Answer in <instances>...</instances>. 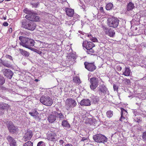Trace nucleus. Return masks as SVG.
Masks as SVG:
<instances>
[{
  "instance_id": "nucleus-1",
  "label": "nucleus",
  "mask_w": 146,
  "mask_h": 146,
  "mask_svg": "<svg viewBox=\"0 0 146 146\" xmlns=\"http://www.w3.org/2000/svg\"><path fill=\"white\" fill-rule=\"evenodd\" d=\"M19 39L21 41L19 42L21 45L30 50L33 49L31 46L34 45L35 41L34 40L23 36H20Z\"/></svg>"
},
{
  "instance_id": "nucleus-2",
  "label": "nucleus",
  "mask_w": 146,
  "mask_h": 146,
  "mask_svg": "<svg viewBox=\"0 0 146 146\" xmlns=\"http://www.w3.org/2000/svg\"><path fill=\"white\" fill-rule=\"evenodd\" d=\"M21 23L22 27L29 30H34L36 26L35 22L29 19L22 20Z\"/></svg>"
},
{
  "instance_id": "nucleus-3",
  "label": "nucleus",
  "mask_w": 146,
  "mask_h": 146,
  "mask_svg": "<svg viewBox=\"0 0 146 146\" xmlns=\"http://www.w3.org/2000/svg\"><path fill=\"white\" fill-rule=\"evenodd\" d=\"M23 11L24 12L27 14L25 16L26 19H29L30 20L34 22L35 21H40V17L37 16V14L33 11H30L27 8L24 9Z\"/></svg>"
},
{
  "instance_id": "nucleus-4",
  "label": "nucleus",
  "mask_w": 146,
  "mask_h": 146,
  "mask_svg": "<svg viewBox=\"0 0 146 146\" xmlns=\"http://www.w3.org/2000/svg\"><path fill=\"white\" fill-rule=\"evenodd\" d=\"M6 125L9 132L13 135H17L18 133L19 129L18 127L14 125L11 121H7Z\"/></svg>"
},
{
  "instance_id": "nucleus-5",
  "label": "nucleus",
  "mask_w": 146,
  "mask_h": 146,
  "mask_svg": "<svg viewBox=\"0 0 146 146\" xmlns=\"http://www.w3.org/2000/svg\"><path fill=\"white\" fill-rule=\"evenodd\" d=\"M119 21L117 18L115 17H109L107 19V24L110 27L116 28L118 25Z\"/></svg>"
},
{
  "instance_id": "nucleus-6",
  "label": "nucleus",
  "mask_w": 146,
  "mask_h": 146,
  "mask_svg": "<svg viewBox=\"0 0 146 146\" xmlns=\"http://www.w3.org/2000/svg\"><path fill=\"white\" fill-rule=\"evenodd\" d=\"M40 102L47 106H51L53 103V100L50 97L47 95L42 96L40 99Z\"/></svg>"
},
{
  "instance_id": "nucleus-7",
  "label": "nucleus",
  "mask_w": 146,
  "mask_h": 146,
  "mask_svg": "<svg viewBox=\"0 0 146 146\" xmlns=\"http://www.w3.org/2000/svg\"><path fill=\"white\" fill-rule=\"evenodd\" d=\"M93 139L95 142L98 143H104L107 142V138L104 135L98 134L93 136Z\"/></svg>"
},
{
  "instance_id": "nucleus-8",
  "label": "nucleus",
  "mask_w": 146,
  "mask_h": 146,
  "mask_svg": "<svg viewBox=\"0 0 146 146\" xmlns=\"http://www.w3.org/2000/svg\"><path fill=\"white\" fill-rule=\"evenodd\" d=\"M97 89L99 94L101 96L109 94V91L108 88L104 84L99 85Z\"/></svg>"
},
{
  "instance_id": "nucleus-9",
  "label": "nucleus",
  "mask_w": 146,
  "mask_h": 146,
  "mask_svg": "<svg viewBox=\"0 0 146 146\" xmlns=\"http://www.w3.org/2000/svg\"><path fill=\"white\" fill-rule=\"evenodd\" d=\"M76 105V101L72 98H68L66 100L65 106L67 110H69L70 108L75 107Z\"/></svg>"
},
{
  "instance_id": "nucleus-10",
  "label": "nucleus",
  "mask_w": 146,
  "mask_h": 146,
  "mask_svg": "<svg viewBox=\"0 0 146 146\" xmlns=\"http://www.w3.org/2000/svg\"><path fill=\"white\" fill-rule=\"evenodd\" d=\"M90 82L91 84L90 87L91 89L94 90L97 87L99 83V80L98 78L96 77H93L90 79Z\"/></svg>"
},
{
  "instance_id": "nucleus-11",
  "label": "nucleus",
  "mask_w": 146,
  "mask_h": 146,
  "mask_svg": "<svg viewBox=\"0 0 146 146\" xmlns=\"http://www.w3.org/2000/svg\"><path fill=\"white\" fill-rule=\"evenodd\" d=\"M102 27L106 34L111 37H113L114 36L115 33L114 30L103 25H102Z\"/></svg>"
},
{
  "instance_id": "nucleus-12",
  "label": "nucleus",
  "mask_w": 146,
  "mask_h": 146,
  "mask_svg": "<svg viewBox=\"0 0 146 146\" xmlns=\"http://www.w3.org/2000/svg\"><path fill=\"white\" fill-rule=\"evenodd\" d=\"M85 68L88 71L93 72L96 68L94 62H85L84 64Z\"/></svg>"
},
{
  "instance_id": "nucleus-13",
  "label": "nucleus",
  "mask_w": 146,
  "mask_h": 146,
  "mask_svg": "<svg viewBox=\"0 0 146 146\" xmlns=\"http://www.w3.org/2000/svg\"><path fill=\"white\" fill-rule=\"evenodd\" d=\"M82 46L86 49L92 48L95 46V44L92 42H88L87 40L84 41L82 43Z\"/></svg>"
},
{
  "instance_id": "nucleus-14",
  "label": "nucleus",
  "mask_w": 146,
  "mask_h": 146,
  "mask_svg": "<svg viewBox=\"0 0 146 146\" xmlns=\"http://www.w3.org/2000/svg\"><path fill=\"white\" fill-rule=\"evenodd\" d=\"M3 71L4 75L7 78L9 79H11L13 74V73L10 69H4Z\"/></svg>"
},
{
  "instance_id": "nucleus-15",
  "label": "nucleus",
  "mask_w": 146,
  "mask_h": 146,
  "mask_svg": "<svg viewBox=\"0 0 146 146\" xmlns=\"http://www.w3.org/2000/svg\"><path fill=\"white\" fill-rule=\"evenodd\" d=\"M33 135L32 131L31 130L28 131L23 138V140L25 141L30 140Z\"/></svg>"
},
{
  "instance_id": "nucleus-16",
  "label": "nucleus",
  "mask_w": 146,
  "mask_h": 146,
  "mask_svg": "<svg viewBox=\"0 0 146 146\" xmlns=\"http://www.w3.org/2000/svg\"><path fill=\"white\" fill-rule=\"evenodd\" d=\"M7 139L8 140L10 146H17L16 140L11 136L8 135L7 137Z\"/></svg>"
},
{
  "instance_id": "nucleus-17",
  "label": "nucleus",
  "mask_w": 146,
  "mask_h": 146,
  "mask_svg": "<svg viewBox=\"0 0 146 146\" xmlns=\"http://www.w3.org/2000/svg\"><path fill=\"white\" fill-rule=\"evenodd\" d=\"M81 106H90L91 105V101L88 99H82L80 102Z\"/></svg>"
},
{
  "instance_id": "nucleus-18",
  "label": "nucleus",
  "mask_w": 146,
  "mask_h": 146,
  "mask_svg": "<svg viewBox=\"0 0 146 146\" xmlns=\"http://www.w3.org/2000/svg\"><path fill=\"white\" fill-rule=\"evenodd\" d=\"M66 14L69 17H72L74 14V11L73 9L68 8H65L64 9Z\"/></svg>"
},
{
  "instance_id": "nucleus-19",
  "label": "nucleus",
  "mask_w": 146,
  "mask_h": 146,
  "mask_svg": "<svg viewBox=\"0 0 146 146\" xmlns=\"http://www.w3.org/2000/svg\"><path fill=\"white\" fill-rule=\"evenodd\" d=\"M121 116L120 119V120L122 121L123 119H125V116L127 114V112L124 108H121Z\"/></svg>"
},
{
  "instance_id": "nucleus-20",
  "label": "nucleus",
  "mask_w": 146,
  "mask_h": 146,
  "mask_svg": "<svg viewBox=\"0 0 146 146\" xmlns=\"http://www.w3.org/2000/svg\"><path fill=\"white\" fill-rule=\"evenodd\" d=\"M134 4L131 2H129L127 5L126 13L131 11L135 8Z\"/></svg>"
},
{
  "instance_id": "nucleus-21",
  "label": "nucleus",
  "mask_w": 146,
  "mask_h": 146,
  "mask_svg": "<svg viewBox=\"0 0 146 146\" xmlns=\"http://www.w3.org/2000/svg\"><path fill=\"white\" fill-rule=\"evenodd\" d=\"M48 139L51 141H55L57 140V135L54 133H51L49 134L48 137Z\"/></svg>"
},
{
  "instance_id": "nucleus-22",
  "label": "nucleus",
  "mask_w": 146,
  "mask_h": 146,
  "mask_svg": "<svg viewBox=\"0 0 146 146\" xmlns=\"http://www.w3.org/2000/svg\"><path fill=\"white\" fill-rule=\"evenodd\" d=\"M10 107L8 104L3 102H0V110L8 109Z\"/></svg>"
},
{
  "instance_id": "nucleus-23",
  "label": "nucleus",
  "mask_w": 146,
  "mask_h": 146,
  "mask_svg": "<svg viewBox=\"0 0 146 146\" xmlns=\"http://www.w3.org/2000/svg\"><path fill=\"white\" fill-rule=\"evenodd\" d=\"M56 115L51 114L48 118V120L50 123H53L56 119Z\"/></svg>"
},
{
  "instance_id": "nucleus-24",
  "label": "nucleus",
  "mask_w": 146,
  "mask_h": 146,
  "mask_svg": "<svg viewBox=\"0 0 146 146\" xmlns=\"http://www.w3.org/2000/svg\"><path fill=\"white\" fill-rule=\"evenodd\" d=\"M133 113L135 115L134 119V121L137 122L138 123H141L142 120V118L139 116H136V113L135 111Z\"/></svg>"
},
{
  "instance_id": "nucleus-25",
  "label": "nucleus",
  "mask_w": 146,
  "mask_h": 146,
  "mask_svg": "<svg viewBox=\"0 0 146 146\" xmlns=\"http://www.w3.org/2000/svg\"><path fill=\"white\" fill-rule=\"evenodd\" d=\"M91 98V101L94 104H96L99 101V97L97 96L92 95Z\"/></svg>"
},
{
  "instance_id": "nucleus-26",
  "label": "nucleus",
  "mask_w": 146,
  "mask_h": 146,
  "mask_svg": "<svg viewBox=\"0 0 146 146\" xmlns=\"http://www.w3.org/2000/svg\"><path fill=\"white\" fill-rule=\"evenodd\" d=\"M62 125L66 128H69L70 127V125L68 122L65 120H63L62 123Z\"/></svg>"
},
{
  "instance_id": "nucleus-27",
  "label": "nucleus",
  "mask_w": 146,
  "mask_h": 146,
  "mask_svg": "<svg viewBox=\"0 0 146 146\" xmlns=\"http://www.w3.org/2000/svg\"><path fill=\"white\" fill-rule=\"evenodd\" d=\"M31 116L33 117H37L39 114L38 112L37 111L36 109L33 110L31 112H30L29 113Z\"/></svg>"
},
{
  "instance_id": "nucleus-28",
  "label": "nucleus",
  "mask_w": 146,
  "mask_h": 146,
  "mask_svg": "<svg viewBox=\"0 0 146 146\" xmlns=\"http://www.w3.org/2000/svg\"><path fill=\"white\" fill-rule=\"evenodd\" d=\"M19 51H20L21 54L26 56H28L29 55V52L26 51L22 49L19 48Z\"/></svg>"
},
{
  "instance_id": "nucleus-29",
  "label": "nucleus",
  "mask_w": 146,
  "mask_h": 146,
  "mask_svg": "<svg viewBox=\"0 0 146 146\" xmlns=\"http://www.w3.org/2000/svg\"><path fill=\"white\" fill-rule=\"evenodd\" d=\"M56 117L58 118L60 120H63L65 118L64 115L62 114V113L60 112L59 113L57 112Z\"/></svg>"
},
{
  "instance_id": "nucleus-30",
  "label": "nucleus",
  "mask_w": 146,
  "mask_h": 146,
  "mask_svg": "<svg viewBox=\"0 0 146 146\" xmlns=\"http://www.w3.org/2000/svg\"><path fill=\"white\" fill-rule=\"evenodd\" d=\"M2 64L7 68H10L12 66V65L11 64L10 62L7 60H4Z\"/></svg>"
},
{
  "instance_id": "nucleus-31",
  "label": "nucleus",
  "mask_w": 146,
  "mask_h": 146,
  "mask_svg": "<svg viewBox=\"0 0 146 146\" xmlns=\"http://www.w3.org/2000/svg\"><path fill=\"white\" fill-rule=\"evenodd\" d=\"M131 70L128 67H126L125 72H123V74L126 76H129L130 75Z\"/></svg>"
},
{
  "instance_id": "nucleus-32",
  "label": "nucleus",
  "mask_w": 146,
  "mask_h": 146,
  "mask_svg": "<svg viewBox=\"0 0 146 146\" xmlns=\"http://www.w3.org/2000/svg\"><path fill=\"white\" fill-rule=\"evenodd\" d=\"M76 57V55L74 53H71L68 55V59L69 60H74Z\"/></svg>"
},
{
  "instance_id": "nucleus-33",
  "label": "nucleus",
  "mask_w": 146,
  "mask_h": 146,
  "mask_svg": "<svg viewBox=\"0 0 146 146\" xmlns=\"http://www.w3.org/2000/svg\"><path fill=\"white\" fill-rule=\"evenodd\" d=\"M113 6V4L112 3H110L106 5V9L107 10H110L112 9Z\"/></svg>"
},
{
  "instance_id": "nucleus-34",
  "label": "nucleus",
  "mask_w": 146,
  "mask_h": 146,
  "mask_svg": "<svg viewBox=\"0 0 146 146\" xmlns=\"http://www.w3.org/2000/svg\"><path fill=\"white\" fill-rule=\"evenodd\" d=\"M106 115L108 117H111L113 115V111L111 110H109L106 112Z\"/></svg>"
},
{
  "instance_id": "nucleus-35",
  "label": "nucleus",
  "mask_w": 146,
  "mask_h": 146,
  "mask_svg": "<svg viewBox=\"0 0 146 146\" xmlns=\"http://www.w3.org/2000/svg\"><path fill=\"white\" fill-rule=\"evenodd\" d=\"M73 80H74V82L76 84H79L80 83V80L79 77H76V78H74Z\"/></svg>"
},
{
  "instance_id": "nucleus-36",
  "label": "nucleus",
  "mask_w": 146,
  "mask_h": 146,
  "mask_svg": "<svg viewBox=\"0 0 146 146\" xmlns=\"http://www.w3.org/2000/svg\"><path fill=\"white\" fill-rule=\"evenodd\" d=\"M5 82V78L2 76H0V86L3 85Z\"/></svg>"
},
{
  "instance_id": "nucleus-37",
  "label": "nucleus",
  "mask_w": 146,
  "mask_h": 146,
  "mask_svg": "<svg viewBox=\"0 0 146 146\" xmlns=\"http://www.w3.org/2000/svg\"><path fill=\"white\" fill-rule=\"evenodd\" d=\"M33 143L31 141H29L24 144L23 146H33Z\"/></svg>"
},
{
  "instance_id": "nucleus-38",
  "label": "nucleus",
  "mask_w": 146,
  "mask_h": 146,
  "mask_svg": "<svg viewBox=\"0 0 146 146\" xmlns=\"http://www.w3.org/2000/svg\"><path fill=\"white\" fill-rule=\"evenodd\" d=\"M86 52L89 54H92L94 52V50L92 48L86 49Z\"/></svg>"
},
{
  "instance_id": "nucleus-39",
  "label": "nucleus",
  "mask_w": 146,
  "mask_h": 146,
  "mask_svg": "<svg viewBox=\"0 0 146 146\" xmlns=\"http://www.w3.org/2000/svg\"><path fill=\"white\" fill-rule=\"evenodd\" d=\"M39 3L38 2L36 3L31 2L30 3V4H31V5H32L33 7L36 8L38 6Z\"/></svg>"
},
{
  "instance_id": "nucleus-40",
  "label": "nucleus",
  "mask_w": 146,
  "mask_h": 146,
  "mask_svg": "<svg viewBox=\"0 0 146 146\" xmlns=\"http://www.w3.org/2000/svg\"><path fill=\"white\" fill-rule=\"evenodd\" d=\"M142 138L143 141H146V131H144L143 133Z\"/></svg>"
},
{
  "instance_id": "nucleus-41",
  "label": "nucleus",
  "mask_w": 146,
  "mask_h": 146,
  "mask_svg": "<svg viewBox=\"0 0 146 146\" xmlns=\"http://www.w3.org/2000/svg\"><path fill=\"white\" fill-rule=\"evenodd\" d=\"M37 146H45V144L44 142L40 141L38 143Z\"/></svg>"
},
{
  "instance_id": "nucleus-42",
  "label": "nucleus",
  "mask_w": 146,
  "mask_h": 146,
  "mask_svg": "<svg viewBox=\"0 0 146 146\" xmlns=\"http://www.w3.org/2000/svg\"><path fill=\"white\" fill-rule=\"evenodd\" d=\"M125 84L129 85L131 84V81L129 79L126 78L124 80Z\"/></svg>"
},
{
  "instance_id": "nucleus-43",
  "label": "nucleus",
  "mask_w": 146,
  "mask_h": 146,
  "mask_svg": "<svg viewBox=\"0 0 146 146\" xmlns=\"http://www.w3.org/2000/svg\"><path fill=\"white\" fill-rule=\"evenodd\" d=\"M31 50H32L33 51L35 52H36L38 54H41L42 53V52L41 51H40L39 50H38L34 48H33V49H31Z\"/></svg>"
},
{
  "instance_id": "nucleus-44",
  "label": "nucleus",
  "mask_w": 146,
  "mask_h": 146,
  "mask_svg": "<svg viewBox=\"0 0 146 146\" xmlns=\"http://www.w3.org/2000/svg\"><path fill=\"white\" fill-rule=\"evenodd\" d=\"M99 12L100 13H102V14H104V10L103 8L102 7H100L99 8V9L98 10Z\"/></svg>"
},
{
  "instance_id": "nucleus-45",
  "label": "nucleus",
  "mask_w": 146,
  "mask_h": 146,
  "mask_svg": "<svg viewBox=\"0 0 146 146\" xmlns=\"http://www.w3.org/2000/svg\"><path fill=\"white\" fill-rule=\"evenodd\" d=\"M5 57L6 58L9 59L13 61V60L12 58V57L11 56L7 54L5 56Z\"/></svg>"
},
{
  "instance_id": "nucleus-46",
  "label": "nucleus",
  "mask_w": 146,
  "mask_h": 146,
  "mask_svg": "<svg viewBox=\"0 0 146 146\" xmlns=\"http://www.w3.org/2000/svg\"><path fill=\"white\" fill-rule=\"evenodd\" d=\"M59 143L60 145V146H64V142L63 140H60L59 141Z\"/></svg>"
},
{
  "instance_id": "nucleus-47",
  "label": "nucleus",
  "mask_w": 146,
  "mask_h": 146,
  "mask_svg": "<svg viewBox=\"0 0 146 146\" xmlns=\"http://www.w3.org/2000/svg\"><path fill=\"white\" fill-rule=\"evenodd\" d=\"M113 88L114 91H117L118 89V86L114 84L113 85Z\"/></svg>"
},
{
  "instance_id": "nucleus-48",
  "label": "nucleus",
  "mask_w": 146,
  "mask_h": 146,
  "mask_svg": "<svg viewBox=\"0 0 146 146\" xmlns=\"http://www.w3.org/2000/svg\"><path fill=\"white\" fill-rule=\"evenodd\" d=\"M86 35H87V36L90 38V40H91L92 39V38L94 37H93L92 36L91 34H86Z\"/></svg>"
},
{
  "instance_id": "nucleus-49",
  "label": "nucleus",
  "mask_w": 146,
  "mask_h": 146,
  "mask_svg": "<svg viewBox=\"0 0 146 146\" xmlns=\"http://www.w3.org/2000/svg\"><path fill=\"white\" fill-rule=\"evenodd\" d=\"M91 40L94 42H98L97 39L96 38L94 37L92 38V39Z\"/></svg>"
},
{
  "instance_id": "nucleus-50",
  "label": "nucleus",
  "mask_w": 146,
  "mask_h": 146,
  "mask_svg": "<svg viewBox=\"0 0 146 146\" xmlns=\"http://www.w3.org/2000/svg\"><path fill=\"white\" fill-rule=\"evenodd\" d=\"M1 89L2 90H8V89L6 88L5 87H3V86H1Z\"/></svg>"
},
{
  "instance_id": "nucleus-51",
  "label": "nucleus",
  "mask_w": 146,
  "mask_h": 146,
  "mask_svg": "<svg viewBox=\"0 0 146 146\" xmlns=\"http://www.w3.org/2000/svg\"><path fill=\"white\" fill-rule=\"evenodd\" d=\"M8 23L7 22H4L3 23V25L5 26H7L8 25Z\"/></svg>"
},
{
  "instance_id": "nucleus-52",
  "label": "nucleus",
  "mask_w": 146,
  "mask_h": 146,
  "mask_svg": "<svg viewBox=\"0 0 146 146\" xmlns=\"http://www.w3.org/2000/svg\"><path fill=\"white\" fill-rule=\"evenodd\" d=\"M78 32H79V33H80L81 34H82V35H84V34H86H86H85V33H84V32H82V31H78Z\"/></svg>"
},
{
  "instance_id": "nucleus-53",
  "label": "nucleus",
  "mask_w": 146,
  "mask_h": 146,
  "mask_svg": "<svg viewBox=\"0 0 146 146\" xmlns=\"http://www.w3.org/2000/svg\"><path fill=\"white\" fill-rule=\"evenodd\" d=\"M12 31V29L11 28H10L8 30V31L9 32L11 33Z\"/></svg>"
},
{
  "instance_id": "nucleus-54",
  "label": "nucleus",
  "mask_w": 146,
  "mask_h": 146,
  "mask_svg": "<svg viewBox=\"0 0 146 146\" xmlns=\"http://www.w3.org/2000/svg\"><path fill=\"white\" fill-rule=\"evenodd\" d=\"M65 146H73V145L71 144H67Z\"/></svg>"
},
{
  "instance_id": "nucleus-55",
  "label": "nucleus",
  "mask_w": 146,
  "mask_h": 146,
  "mask_svg": "<svg viewBox=\"0 0 146 146\" xmlns=\"http://www.w3.org/2000/svg\"><path fill=\"white\" fill-rule=\"evenodd\" d=\"M118 70H121V67L120 66H119L117 67Z\"/></svg>"
},
{
  "instance_id": "nucleus-56",
  "label": "nucleus",
  "mask_w": 146,
  "mask_h": 146,
  "mask_svg": "<svg viewBox=\"0 0 146 146\" xmlns=\"http://www.w3.org/2000/svg\"><path fill=\"white\" fill-rule=\"evenodd\" d=\"M4 60H3L1 59H0V63H1V64H3V62Z\"/></svg>"
},
{
  "instance_id": "nucleus-57",
  "label": "nucleus",
  "mask_w": 146,
  "mask_h": 146,
  "mask_svg": "<svg viewBox=\"0 0 146 146\" xmlns=\"http://www.w3.org/2000/svg\"><path fill=\"white\" fill-rule=\"evenodd\" d=\"M35 82H38V81H39V80L38 79H35Z\"/></svg>"
},
{
  "instance_id": "nucleus-58",
  "label": "nucleus",
  "mask_w": 146,
  "mask_h": 146,
  "mask_svg": "<svg viewBox=\"0 0 146 146\" xmlns=\"http://www.w3.org/2000/svg\"><path fill=\"white\" fill-rule=\"evenodd\" d=\"M3 19L4 20H6V17L3 16Z\"/></svg>"
},
{
  "instance_id": "nucleus-59",
  "label": "nucleus",
  "mask_w": 146,
  "mask_h": 146,
  "mask_svg": "<svg viewBox=\"0 0 146 146\" xmlns=\"http://www.w3.org/2000/svg\"><path fill=\"white\" fill-rule=\"evenodd\" d=\"M40 42L43 45L45 44V43L44 42H43L41 41H40Z\"/></svg>"
},
{
  "instance_id": "nucleus-60",
  "label": "nucleus",
  "mask_w": 146,
  "mask_h": 146,
  "mask_svg": "<svg viewBox=\"0 0 146 146\" xmlns=\"http://www.w3.org/2000/svg\"><path fill=\"white\" fill-rule=\"evenodd\" d=\"M22 33V35H24V34H25V35H26V34L27 33Z\"/></svg>"
},
{
  "instance_id": "nucleus-61",
  "label": "nucleus",
  "mask_w": 146,
  "mask_h": 146,
  "mask_svg": "<svg viewBox=\"0 0 146 146\" xmlns=\"http://www.w3.org/2000/svg\"><path fill=\"white\" fill-rule=\"evenodd\" d=\"M86 139H82L81 141H84V140H86Z\"/></svg>"
},
{
  "instance_id": "nucleus-62",
  "label": "nucleus",
  "mask_w": 146,
  "mask_h": 146,
  "mask_svg": "<svg viewBox=\"0 0 146 146\" xmlns=\"http://www.w3.org/2000/svg\"><path fill=\"white\" fill-rule=\"evenodd\" d=\"M3 1V0H0V3H1Z\"/></svg>"
},
{
  "instance_id": "nucleus-63",
  "label": "nucleus",
  "mask_w": 146,
  "mask_h": 146,
  "mask_svg": "<svg viewBox=\"0 0 146 146\" xmlns=\"http://www.w3.org/2000/svg\"><path fill=\"white\" fill-rule=\"evenodd\" d=\"M2 95H1V94H0V97H2Z\"/></svg>"
},
{
  "instance_id": "nucleus-64",
  "label": "nucleus",
  "mask_w": 146,
  "mask_h": 146,
  "mask_svg": "<svg viewBox=\"0 0 146 146\" xmlns=\"http://www.w3.org/2000/svg\"><path fill=\"white\" fill-rule=\"evenodd\" d=\"M137 29V28L136 27V28L135 29V30H136V29Z\"/></svg>"
}]
</instances>
